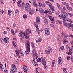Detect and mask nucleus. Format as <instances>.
Masks as SVG:
<instances>
[{
    "label": "nucleus",
    "mask_w": 73,
    "mask_h": 73,
    "mask_svg": "<svg viewBox=\"0 0 73 73\" xmlns=\"http://www.w3.org/2000/svg\"><path fill=\"white\" fill-rule=\"evenodd\" d=\"M64 15H65L66 16H66L67 17H68V14H67V13L65 12H64Z\"/></svg>",
    "instance_id": "45"
},
{
    "label": "nucleus",
    "mask_w": 73,
    "mask_h": 73,
    "mask_svg": "<svg viewBox=\"0 0 73 73\" xmlns=\"http://www.w3.org/2000/svg\"><path fill=\"white\" fill-rule=\"evenodd\" d=\"M69 36L73 38V35L72 34H70L69 35Z\"/></svg>",
    "instance_id": "42"
},
{
    "label": "nucleus",
    "mask_w": 73,
    "mask_h": 73,
    "mask_svg": "<svg viewBox=\"0 0 73 73\" xmlns=\"http://www.w3.org/2000/svg\"><path fill=\"white\" fill-rule=\"evenodd\" d=\"M16 54H17V56H18V58H20V56H19V52L17 51V50H15V51Z\"/></svg>",
    "instance_id": "18"
},
{
    "label": "nucleus",
    "mask_w": 73,
    "mask_h": 73,
    "mask_svg": "<svg viewBox=\"0 0 73 73\" xmlns=\"http://www.w3.org/2000/svg\"><path fill=\"white\" fill-rule=\"evenodd\" d=\"M25 8L26 11L27 12H28L29 11V12L31 15H33L34 13L33 11L31 8V6H30L28 3H26V4L25 5Z\"/></svg>",
    "instance_id": "2"
},
{
    "label": "nucleus",
    "mask_w": 73,
    "mask_h": 73,
    "mask_svg": "<svg viewBox=\"0 0 73 73\" xmlns=\"http://www.w3.org/2000/svg\"><path fill=\"white\" fill-rule=\"evenodd\" d=\"M17 4V5L18 6V7H21V5H20V4Z\"/></svg>",
    "instance_id": "58"
},
{
    "label": "nucleus",
    "mask_w": 73,
    "mask_h": 73,
    "mask_svg": "<svg viewBox=\"0 0 73 73\" xmlns=\"http://www.w3.org/2000/svg\"><path fill=\"white\" fill-rule=\"evenodd\" d=\"M27 70H23L25 72V73H27Z\"/></svg>",
    "instance_id": "61"
},
{
    "label": "nucleus",
    "mask_w": 73,
    "mask_h": 73,
    "mask_svg": "<svg viewBox=\"0 0 73 73\" xmlns=\"http://www.w3.org/2000/svg\"><path fill=\"white\" fill-rule=\"evenodd\" d=\"M40 30H37V33L39 34H40Z\"/></svg>",
    "instance_id": "48"
},
{
    "label": "nucleus",
    "mask_w": 73,
    "mask_h": 73,
    "mask_svg": "<svg viewBox=\"0 0 73 73\" xmlns=\"http://www.w3.org/2000/svg\"><path fill=\"white\" fill-rule=\"evenodd\" d=\"M56 22L59 23L60 24H62V23H61V22L60 21L57 20L56 21Z\"/></svg>",
    "instance_id": "31"
},
{
    "label": "nucleus",
    "mask_w": 73,
    "mask_h": 73,
    "mask_svg": "<svg viewBox=\"0 0 73 73\" xmlns=\"http://www.w3.org/2000/svg\"><path fill=\"white\" fill-rule=\"evenodd\" d=\"M4 40L5 41V42L6 43H7V42H8L9 41V38H8V37H5L4 39Z\"/></svg>",
    "instance_id": "11"
},
{
    "label": "nucleus",
    "mask_w": 73,
    "mask_h": 73,
    "mask_svg": "<svg viewBox=\"0 0 73 73\" xmlns=\"http://www.w3.org/2000/svg\"><path fill=\"white\" fill-rule=\"evenodd\" d=\"M38 5L39 6V7H42L43 8H44L45 7V3H43L42 4V3H41V2H39L38 3Z\"/></svg>",
    "instance_id": "10"
},
{
    "label": "nucleus",
    "mask_w": 73,
    "mask_h": 73,
    "mask_svg": "<svg viewBox=\"0 0 73 73\" xmlns=\"http://www.w3.org/2000/svg\"><path fill=\"white\" fill-rule=\"evenodd\" d=\"M23 70H28V68L26 66H24L23 67Z\"/></svg>",
    "instance_id": "20"
},
{
    "label": "nucleus",
    "mask_w": 73,
    "mask_h": 73,
    "mask_svg": "<svg viewBox=\"0 0 73 73\" xmlns=\"http://www.w3.org/2000/svg\"><path fill=\"white\" fill-rule=\"evenodd\" d=\"M57 15H58L59 16H59L60 17V18L62 19L63 20H67V21H71V19H66V17L65 15H63V14H61L60 15H58V14H57Z\"/></svg>",
    "instance_id": "4"
},
{
    "label": "nucleus",
    "mask_w": 73,
    "mask_h": 73,
    "mask_svg": "<svg viewBox=\"0 0 73 73\" xmlns=\"http://www.w3.org/2000/svg\"><path fill=\"white\" fill-rule=\"evenodd\" d=\"M63 5H66L67 7H69V4H68L66 2H64L62 3Z\"/></svg>",
    "instance_id": "21"
},
{
    "label": "nucleus",
    "mask_w": 73,
    "mask_h": 73,
    "mask_svg": "<svg viewBox=\"0 0 73 73\" xmlns=\"http://www.w3.org/2000/svg\"><path fill=\"white\" fill-rule=\"evenodd\" d=\"M10 73H16V70L14 68L12 69L10 71Z\"/></svg>",
    "instance_id": "17"
},
{
    "label": "nucleus",
    "mask_w": 73,
    "mask_h": 73,
    "mask_svg": "<svg viewBox=\"0 0 73 73\" xmlns=\"http://www.w3.org/2000/svg\"><path fill=\"white\" fill-rule=\"evenodd\" d=\"M49 18L51 20V21L52 23L54 24V17L52 16H50Z\"/></svg>",
    "instance_id": "9"
},
{
    "label": "nucleus",
    "mask_w": 73,
    "mask_h": 73,
    "mask_svg": "<svg viewBox=\"0 0 73 73\" xmlns=\"http://www.w3.org/2000/svg\"><path fill=\"white\" fill-rule=\"evenodd\" d=\"M40 59H41V61L42 62V61H45V58H44V57H41L40 58Z\"/></svg>",
    "instance_id": "35"
},
{
    "label": "nucleus",
    "mask_w": 73,
    "mask_h": 73,
    "mask_svg": "<svg viewBox=\"0 0 73 73\" xmlns=\"http://www.w3.org/2000/svg\"><path fill=\"white\" fill-rule=\"evenodd\" d=\"M66 53L67 54H68V55H71L72 54L70 52H67Z\"/></svg>",
    "instance_id": "43"
},
{
    "label": "nucleus",
    "mask_w": 73,
    "mask_h": 73,
    "mask_svg": "<svg viewBox=\"0 0 73 73\" xmlns=\"http://www.w3.org/2000/svg\"><path fill=\"white\" fill-rule=\"evenodd\" d=\"M42 62H43L42 63V64H43V65H44L46 66V61L44 60V61H42Z\"/></svg>",
    "instance_id": "24"
},
{
    "label": "nucleus",
    "mask_w": 73,
    "mask_h": 73,
    "mask_svg": "<svg viewBox=\"0 0 73 73\" xmlns=\"http://www.w3.org/2000/svg\"><path fill=\"white\" fill-rule=\"evenodd\" d=\"M34 25H35V27L36 28H37V27H38V25H37V24H35Z\"/></svg>",
    "instance_id": "59"
},
{
    "label": "nucleus",
    "mask_w": 73,
    "mask_h": 73,
    "mask_svg": "<svg viewBox=\"0 0 73 73\" xmlns=\"http://www.w3.org/2000/svg\"><path fill=\"white\" fill-rule=\"evenodd\" d=\"M3 11V9L1 10V11H0L1 13H2V14H3L4 13V11Z\"/></svg>",
    "instance_id": "41"
},
{
    "label": "nucleus",
    "mask_w": 73,
    "mask_h": 73,
    "mask_svg": "<svg viewBox=\"0 0 73 73\" xmlns=\"http://www.w3.org/2000/svg\"><path fill=\"white\" fill-rule=\"evenodd\" d=\"M45 33L46 34L47 36H49V34L50 33H49V29H47V28L45 29Z\"/></svg>",
    "instance_id": "7"
},
{
    "label": "nucleus",
    "mask_w": 73,
    "mask_h": 73,
    "mask_svg": "<svg viewBox=\"0 0 73 73\" xmlns=\"http://www.w3.org/2000/svg\"><path fill=\"white\" fill-rule=\"evenodd\" d=\"M63 44H66L68 43V39L67 38V37L66 36L64 37L63 38Z\"/></svg>",
    "instance_id": "8"
},
{
    "label": "nucleus",
    "mask_w": 73,
    "mask_h": 73,
    "mask_svg": "<svg viewBox=\"0 0 73 73\" xmlns=\"http://www.w3.org/2000/svg\"><path fill=\"white\" fill-rule=\"evenodd\" d=\"M36 21L38 24H40V17H37L36 18Z\"/></svg>",
    "instance_id": "12"
},
{
    "label": "nucleus",
    "mask_w": 73,
    "mask_h": 73,
    "mask_svg": "<svg viewBox=\"0 0 73 73\" xmlns=\"http://www.w3.org/2000/svg\"><path fill=\"white\" fill-rule=\"evenodd\" d=\"M33 2L34 5L35 6V7H37V4H36V2H35V1H33Z\"/></svg>",
    "instance_id": "25"
},
{
    "label": "nucleus",
    "mask_w": 73,
    "mask_h": 73,
    "mask_svg": "<svg viewBox=\"0 0 73 73\" xmlns=\"http://www.w3.org/2000/svg\"><path fill=\"white\" fill-rule=\"evenodd\" d=\"M20 3L21 4H22V5H24V2H23V1L21 2L20 1H18V2L17 3V4H20Z\"/></svg>",
    "instance_id": "14"
},
{
    "label": "nucleus",
    "mask_w": 73,
    "mask_h": 73,
    "mask_svg": "<svg viewBox=\"0 0 73 73\" xmlns=\"http://www.w3.org/2000/svg\"><path fill=\"white\" fill-rule=\"evenodd\" d=\"M44 13H48V10H45L44 11Z\"/></svg>",
    "instance_id": "54"
},
{
    "label": "nucleus",
    "mask_w": 73,
    "mask_h": 73,
    "mask_svg": "<svg viewBox=\"0 0 73 73\" xmlns=\"http://www.w3.org/2000/svg\"><path fill=\"white\" fill-rule=\"evenodd\" d=\"M3 66L2 64L0 65V69H1L2 71H3Z\"/></svg>",
    "instance_id": "23"
},
{
    "label": "nucleus",
    "mask_w": 73,
    "mask_h": 73,
    "mask_svg": "<svg viewBox=\"0 0 73 73\" xmlns=\"http://www.w3.org/2000/svg\"><path fill=\"white\" fill-rule=\"evenodd\" d=\"M35 52H36V51L35 50L33 49V51H32L33 55H35V54H34V53L35 54Z\"/></svg>",
    "instance_id": "32"
},
{
    "label": "nucleus",
    "mask_w": 73,
    "mask_h": 73,
    "mask_svg": "<svg viewBox=\"0 0 73 73\" xmlns=\"http://www.w3.org/2000/svg\"><path fill=\"white\" fill-rule=\"evenodd\" d=\"M11 14H12V13L8 12V14L9 15V16H11Z\"/></svg>",
    "instance_id": "62"
},
{
    "label": "nucleus",
    "mask_w": 73,
    "mask_h": 73,
    "mask_svg": "<svg viewBox=\"0 0 73 73\" xmlns=\"http://www.w3.org/2000/svg\"><path fill=\"white\" fill-rule=\"evenodd\" d=\"M11 31L12 32V34L13 35H14L15 34V33L14 32V31H13V29H12L11 30Z\"/></svg>",
    "instance_id": "38"
},
{
    "label": "nucleus",
    "mask_w": 73,
    "mask_h": 73,
    "mask_svg": "<svg viewBox=\"0 0 73 73\" xmlns=\"http://www.w3.org/2000/svg\"><path fill=\"white\" fill-rule=\"evenodd\" d=\"M67 60H70V56H67Z\"/></svg>",
    "instance_id": "50"
},
{
    "label": "nucleus",
    "mask_w": 73,
    "mask_h": 73,
    "mask_svg": "<svg viewBox=\"0 0 73 73\" xmlns=\"http://www.w3.org/2000/svg\"><path fill=\"white\" fill-rule=\"evenodd\" d=\"M35 55L36 56V57H38V54L37 53H35Z\"/></svg>",
    "instance_id": "51"
},
{
    "label": "nucleus",
    "mask_w": 73,
    "mask_h": 73,
    "mask_svg": "<svg viewBox=\"0 0 73 73\" xmlns=\"http://www.w3.org/2000/svg\"><path fill=\"white\" fill-rule=\"evenodd\" d=\"M6 29H7V31H9V28H8V27H6Z\"/></svg>",
    "instance_id": "56"
},
{
    "label": "nucleus",
    "mask_w": 73,
    "mask_h": 73,
    "mask_svg": "<svg viewBox=\"0 0 73 73\" xmlns=\"http://www.w3.org/2000/svg\"><path fill=\"white\" fill-rule=\"evenodd\" d=\"M54 64H55V60H54L53 61L52 64V67H53L54 66Z\"/></svg>",
    "instance_id": "29"
},
{
    "label": "nucleus",
    "mask_w": 73,
    "mask_h": 73,
    "mask_svg": "<svg viewBox=\"0 0 73 73\" xmlns=\"http://www.w3.org/2000/svg\"><path fill=\"white\" fill-rule=\"evenodd\" d=\"M48 52L50 53L52 52V48H48Z\"/></svg>",
    "instance_id": "34"
},
{
    "label": "nucleus",
    "mask_w": 73,
    "mask_h": 73,
    "mask_svg": "<svg viewBox=\"0 0 73 73\" xmlns=\"http://www.w3.org/2000/svg\"><path fill=\"white\" fill-rule=\"evenodd\" d=\"M38 70V68H36L35 69V71L36 72V71H37Z\"/></svg>",
    "instance_id": "53"
},
{
    "label": "nucleus",
    "mask_w": 73,
    "mask_h": 73,
    "mask_svg": "<svg viewBox=\"0 0 73 73\" xmlns=\"http://www.w3.org/2000/svg\"><path fill=\"white\" fill-rule=\"evenodd\" d=\"M19 62V59H17V60H16L15 61V63L16 64H17Z\"/></svg>",
    "instance_id": "40"
},
{
    "label": "nucleus",
    "mask_w": 73,
    "mask_h": 73,
    "mask_svg": "<svg viewBox=\"0 0 73 73\" xmlns=\"http://www.w3.org/2000/svg\"><path fill=\"white\" fill-rule=\"evenodd\" d=\"M39 12L42 15H43L44 14V10L43 9H41L39 10Z\"/></svg>",
    "instance_id": "15"
},
{
    "label": "nucleus",
    "mask_w": 73,
    "mask_h": 73,
    "mask_svg": "<svg viewBox=\"0 0 73 73\" xmlns=\"http://www.w3.org/2000/svg\"><path fill=\"white\" fill-rule=\"evenodd\" d=\"M16 14H19V11L18 10H16L15 11Z\"/></svg>",
    "instance_id": "49"
},
{
    "label": "nucleus",
    "mask_w": 73,
    "mask_h": 73,
    "mask_svg": "<svg viewBox=\"0 0 73 73\" xmlns=\"http://www.w3.org/2000/svg\"><path fill=\"white\" fill-rule=\"evenodd\" d=\"M44 23H45V24H47L48 23V20H47V19L46 18L44 17Z\"/></svg>",
    "instance_id": "13"
},
{
    "label": "nucleus",
    "mask_w": 73,
    "mask_h": 73,
    "mask_svg": "<svg viewBox=\"0 0 73 73\" xmlns=\"http://www.w3.org/2000/svg\"><path fill=\"white\" fill-rule=\"evenodd\" d=\"M68 15H70V17H72V16H73V14H70L69 13H68Z\"/></svg>",
    "instance_id": "46"
},
{
    "label": "nucleus",
    "mask_w": 73,
    "mask_h": 73,
    "mask_svg": "<svg viewBox=\"0 0 73 73\" xmlns=\"http://www.w3.org/2000/svg\"><path fill=\"white\" fill-rule=\"evenodd\" d=\"M69 52H70V53L71 54H72L73 53V51H72V49H69Z\"/></svg>",
    "instance_id": "36"
},
{
    "label": "nucleus",
    "mask_w": 73,
    "mask_h": 73,
    "mask_svg": "<svg viewBox=\"0 0 73 73\" xmlns=\"http://www.w3.org/2000/svg\"><path fill=\"white\" fill-rule=\"evenodd\" d=\"M12 44L14 46V47H15V48L17 46H16V43H15V41H13L12 42Z\"/></svg>",
    "instance_id": "19"
},
{
    "label": "nucleus",
    "mask_w": 73,
    "mask_h": 73,
    "mask_svg": "<svg viewBox=\"0 0 73 73\" xmlns=\"http://www.w3.org/2000/svg\"><path fill=\"white\" fill-rule=\"evenodd\" d=\"M0 41L1 42L3 41H4V39H3V38L0 39Z\"/></svg>",
    "instance_id": "55"
},
{
    "label": "nucleus",
    "mask_w": 73,
    "mask_h": 73,
    "mask_svg": "<svg viewBox=\"0 0 73 73\" xmlns=\"http://www.w3.org/2000/svg\"><path fill=\"white\" fill-rule=\"evenodd\" d=\"M45 17H49V16L48 15H46Z\"/></svg>",
    "instance_id": "64"
},
{
    "label": "nucleus",
    "mask_w": 73,
    "mask_h": 73,
    "mask_svg": "<svg viewBox=\"0 0 73 73\" xmlns=\"http://www.w3.org/2000/svg\"><path fill=\"white\" fill-rule=\"evenodd\" d=\"M57 6L58 7V8L59 9H61V8L60 6V5H59L58 3H57Z\"/></svg>",
    "instance_id": "27"
},
{
    "label": "nucleus",
    "mask_w": 73,
    "mask_h": 73,
    "mask_svg": "<svg viewBox=\"0 0 73 73\" xmlns=\"http://www.w3.org/2000/svg\"><path fill=\"white\" fill-rule=\"evenodd\" d=\"M19 52L20 54H22V53H23V51H22V50H21V49L20 50Z\"/></svg>",
    "instance_id": "44"
},
{
    "label": "nucleus",
    "mask_w": 73,
    "mask_h": 73,
    "mask_svg": "<svg viewBox=\"0 0 73 73\" xmlns=\"http://www.w3.org/2000/svg\"><path fill=\"white\" fill-rule=\"evenodd\" d=\"M4 71L5 72H8V71L7 70V69L5 68L4 69Z\"/></svg>",
    "instance_id": "47"
},
{
    "label": "nucleus",
    "mask_w": 73,
    "mask_h": 73,
    "mask_svg": "<svg viewBox=\"0 0 73 73\" xmlns=\"http://www.w3.org/2000/svg\"><path fill=\"white\" fill-rule=\"evenodd\" d=\"M12 67L13 68H15L16 67V66L15 65V64H12Z\"/></svg>",
    "instance_id": "39"
},
{
    "label": "nucleus",
    "mask_w": 73,
    "mask_h": 73,
    "mask_svg": "<svg viewBox=\"0 0 73 73\" xmlns=\"http://www.w3.org/2000/svg\"><path fill=\"white\" fill-rule=\"evenodd\" d=\"M33 61H32V64L34 66H38V63H37L35 60V59L34 58H33Z\"/></svg>",
    "instance_id": "6"
},
{
    "label": "nucleus",
    "mask_w": 73,
    "mask_h": 73,
    "mask_svg": "<svg viewBox=\"0 0 73 73\" xmlns=\"http://www.w3.org/2000/svg\"><path fill=\"white\" fill-rule=\"evenodd\" d=\"M41 61H42V60H41V58H38L37 60V62H40Z\"/></svg>",
    "instance_id": "26"
},
{
    "label": "nucleus",
    "mask_w": 73,
    "mask_h": 73,
    "mask_svg": "<svg viewBox=\"0 0 73 73\" xmlns=\"http://www.w3.org/2000/svg\"><path fill=\"white\" fill-rule=\"evenodd\" d=\"M61 61V57H59L58 58V62H59L58 64L59 65H60Z\"/></svg>",
    "instance_id": "16"
},
{
    "label": "nucleus",
    "mask_w": 73,
    "mask_h": 73,
    "mask_svg": "<svg viewBox=\"0 0 73 73\" xmlns=\"http://www.w3.org/2000/svg\"><path fill=\"white\" fill-rule=\"evenodd\" d=\"M45 3L46 4L49 5V7L50 9H51L52 11H54V8H53V7L52 6V5H50V3H49V2L48 1H46Z\"/></svg>",
    "instance_id": "5"
},
{
    "label": "nucleus",
    "mask_w": 73,
    "mask_h": 73,
    "mask_svg": "<svg viewBox=\"0 0 73 73\" xmlns=\"http://www.w3.org/2000/svg\"><path fill=\"white\" fill-rule=\"evenodd\" d=\"M31 46L30 45V43L29 42L27 41V45L26 46V50L25 51V54L27 55L29 54L30 52V48Z\"/></svg>",
    "instance_id": "3"
},
{
    "label": "nucleus",
    "mask_w": 73,
    "mask_h": 73,
    "mask_svg": "<svg viewBox=\"0 0 73 73\" xmlns=\"http://www.w3.org/2000/svg\"><path fill=\"white\" fill-rule=\"evenodd\" d=\"M22 54H21V56H22V57H24V53H22Z\"/></svg>",
    "instance_id": "63"
},
{
    "label": "nucleus",
    "mask_w": 73,
    "mask_h": 73,
    "mask_svg": "<svg viewBox=\"0 0 73 73\" xmlns=\"http://www.w3.org/2000/svg\"><path fill=\"white\" fill-rule=\"evenodd\" d=\"M23 17L24 19H26L28 17V16L26 14H24L23 15Z\"/></svg>",
    "instance_id": "30"
},
{
    "label": "nucleus",
    "mask_w": 73,
    "mask_h": 73,
    "mask_svg": "<svg viewBox=\"0 0 73 73\" xmlns=\"http://www.w3.org/2000/svg\"><path fill=\"white\" fill-rule=\"evenodd\" d=\"M61 50H64V47L62 46L59 49Z\"/></svg>",
    "instance_id": "28"
},
{
    "label": "nucleus",
    "mask_w": 73,
    "mask_h": 73,
    "mask_svg": "<svg viewBox=\"0 0 73 73\" xmlns=\"http://www.w3.org/2000/svg\"><path fill=\"white\" fill-rule=\"evenodd\" d=\"M31 33V32L30 29H27L26 30H25L24 32L23 31L21 32L19 34V37L21 36V37L23 38L24 37H25L26 39H28L29 38V37L28 36V35L27 34H27L29 35Z\"/></svg>",
    "instance_id": "1"
},
{
    "label": "nucleus",
    "mask_w": 73,
    "mask_h": 73,
    "mask_svg": "<svg viewBox=\"0 0 73 73\" xmlns=\"http://www.w3.org/2000/svg\"><path fill=\"white\" fill-rule=\"evenodd\" d=\"M31 45L32 47L33 46H35V45L33 43H31Z\"/></svg>",
    "instance_id": "52"
},
{
    "label": "nucleus",
    "mask_w": 73,
    "mask_h": 73,
    "mask_svg": "<svg viewBox=\"0 0 73 73\" xmlns=\"http://www.w3.org/2000/svg\"><path fill=\"white\" fill-rule=\"evenodd\" d=\"M66 49H68V50L69 49H69H70V47H69V46H68V45H67L66 46Z\"/></svg>",
    "instance_id": "37"
},
{
    "label": "nucleus",
    "mask_w": 73,
    "mask_h": 73,
    "mask_svg": "<svg viewBox=\"0 0 73 73\" xmlns=\"http://www.w3.org/2000/svg\"><path fill=\"white\" fill-rule=\"evenodd\" d=\"M64 20H63V24L64 25V26H66V21H65V19H64Z\"/></svg>",
    "instance_id": "22"
},
{
    "label": "nucleus",
    "mask_w": 73,
    "mask_h": 73,
    "mask_svg": "<svg viewBox=\"0 0 73 73\" xmlns=\"http://www.w3.org/2000/svg\"><path fill=\"white\" fill-rule=\"evenodd\" d=\"M15 33H17V32H18V31H17V30L15 29Z\"/></svg>",
    "instance_id": "60"
},
{
    "label": "nucleus",
    "mask_w": 73,
    "mask_h": 73,
    "mask_svg": "<svg viewBox=\"0 0 73 73\" xmlns=\"http://www.w3.org/2000/svg\"><path fill=\"white\" fill-rule=\"evenodd\" d=\"M8 12L9 13H12V11H11L10 10H8Z\"/></svg>",
    "instance_id": "57"
},
{
    "label": "nucleus",
    "mask_w": 73,
    "mask_h": 73,
    "mask_svg": "<svg viewBox=\"0 0 73 73\" xmlns=\"http://www.w3.org/2000/svg\"><path fill=\"white\" fill-rule=\"evenodd\" d=\"M47 11L48 12V13L50 14V13L51 12V10L50 9H47Z\"/></svg>",
    "instance_id": "33"
}]
</instances>
